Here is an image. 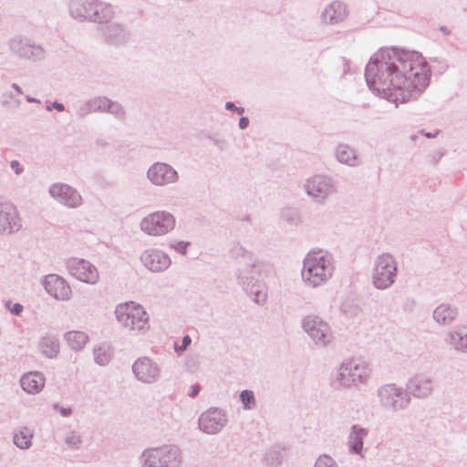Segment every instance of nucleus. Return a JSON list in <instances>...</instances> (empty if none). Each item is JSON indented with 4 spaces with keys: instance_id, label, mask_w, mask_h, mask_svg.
<instances>
[{
    "instance_id": "nucleus-1",
    "label": "nucleus",
    "mask_w": 467,
    "mask_h": 467,
    "mask_svg": "<svg viewBox=\"0 0 467 467\" xmlns=\"http://www.w3.org/2000/svg\"><path fill=\"white\" fill-rule=\"evenodd\" d=\"M430 77L421 54L394 47L378 50L365 69L368 88L396 107L418 99L429 86Z\"/></svg>"
},
{
    "instance_id": "nucleus-2",
    "label": "nucleus",
    "mask_w": 467,
    "mask_h": 467,
    "mask_svg": "<svg viewBox=\"0 0 467 467\" xmlns=\"http://www.w3.org/2000/svg\"><path fill=\"white\" fill-rule=\"evenodd\" d=\"M334 272V256L327 251L313 249L303 260L301 279L305 286L317 288L326 285L332 278Z\"/></svg>"
},
{
    "instance_id": "nucleus-3",
    "label": "nucleus",
    "mask_w": 467,
    "mask_h": 467,
    "mask_svg": "<svg viewBox=\"0 0 467 467\" xmlns=\"http://www.w3.org/2000/svg\"><path fill=\"white\" fill-rule=\"evenodd\" d=\"M67 6L70 16L78 21L104 23L114 16L112 6L99 0H68Z\"/></svg>"
},
{
    "instance_id": "nucleus-4",
    "label": "nucleus",
    "mask_w": 467,
    "mask_h": 467,
    "mask_svg": "<svg viewBox=\"0 0 467 467\" xmlns=\"http://www.w3.org/2000/svg\"><path fill=\"white\" fill-rule=\"evenodd\" d=\"M140 462V467H182V451L175 444L147 448L141 453Z\"/></svg>"
},
{
    "instance_id": "nucleus-5",
    "label": "nucleus",
    "mask_w": 467,
    "mask_h": 467,
    "mask_svg": "<svg viewBox=\"0 0 467 467\" xmlns=\"http://www.w3.org/2000/svg\"><path fill=\"white\" fill-rule=\"evenodd\" d=\"M264 263L255 260L252 263L242 264L237 266L235 276L238 284L249 295L253 296V300L257 304H263L266 299L265 293L261 289L260 282L261 269Z\"/></svg>"
},
{
    "instance_id": "nucleus-6",
    "label": "nucleus",
    "mask_w": 467,
    "mask_h": 467,
    "mask_svg": "<svg viewBox=\"0 0 467 467\" xmlns=\"http://www.w3.org/2000/svg\"><path fill=\"white\" fill-rule=\"evenodd\" d=\"M379 405L386 411L398 413L407 410L411 402L406 389L396 383H385L376 390Z\"/></svg>"
},
{
    "instance_id": "nucleus-7",
    "label": "nucleus",
    "mask_w": 467,
    "mask_h": 467,
    "mask_svg": "<svg viewBox=\"0 0 467 467\" xmlns=\"http://www.w3.org/2000/svg\"><path fill=\"white\" fill-rule=\"evenodd\" d=\"M369 365L360 359H348L338 368L336 381L342 388H352L365 385L370 379Z\"/></svg>"
},
{
    "instance_id": "nucleus-8",
    "label": "nucleus",
    "mask_w": 467,
    "mask_h": 467,
    "mask_svg": "<svg viewBox=\"0 0 467 467\" xmlns=\"http://www.w3.org/2000/svg\"><path fill=\"white\" fill-rule=\"evenodd\" d=\"M398 275V263L389 253L376 256L371 269V284L378 290L391 287Z\"/></svg>"
},
{
    "instance_id": "nucleus-9",
    "label": "nucleus",
    "mask_w": 467,
    "mask_h": 467,
    "mask_svg": "<svg viewBox=\"0 0 467 467\" xmlns=\"http://www.w3.org/2000/svg\"><path fill=\"white\" fill-rule=\"evenodd\" d=\"M118 322L124 327L138 332L149 328V316L142 306L132 301L119 304L115 309Z\"/></svg>"
},
{
    "instance_id": "nucleus-10",
    "label": "nucleus",
    "mask_w": 467,
    "mask_h": 467,
    "mask_svg": "<svg viewBox=\"0 0 467 467\" xmlns=\"http://www.w3.org/2000/svg\"><path fill=\"white\" fill-rule=\"evenodd\" d=\"M93 113H109L119 120L126 118L123 106L106 96H96L85 100L76 111V115L80 119Z\"/></svg>"
},
{
    "instance_id": "nucleus-11",
    "label": "nucleus",
    "mask_w": 467,
    "mask_h": 467,
    "mask_svg": "<svg viewBox=\"0 0 467 467\" xmlns=\"http://www.w3.org/2000/svg\"><path fill=\"white\" fill-rule=\"evenodd\" d=\"M301 327L315 346L325 348L332 342L333 332L330 326L319 316L310 314L301 319Z\"/></svg>"
},
{
    "instance_id": "nucleus-12",
    "label": "nucleus",
    "mask_w": 467,
    "mask_h": 467,
    "mask_svg": "<svg viewBox=\"0 0 467 467\" xmlns=\"http://www.w3.org/2000/svg\"><path fill=\"white\" fill-rule=\"evenodd\" d=\"M175 223V217L171 213L157 211L144 217L140 227L148 235L161 236L173 230Z\"/></svg>"
},
{
    "instance_id": "nucleus-13",
    "label": "nucleus",
    "mask_w": 467,
    "mask_h": 467,
    "mask_svg": "<svg viewBox=\"0 0 467 467\" xmlns=\"http://www.w3.org/2000/svg\"><path fill=\"white\" fill-rule=\"evenodd\" d=\"M306 193L317 203H323L336 192L334 180L325 174H315L303 184Z\"/></svg>"
},
{
    "instance_id": "nucleus-14",
    "label": "nucleus",
    "mask_w": 467,
    "mask_h": 467,
    "mask_svg": "<svg viewBox=\"0 0 467 467\" xmlns=\"http://www.w3.org/2000/svg\"><path fill=\"white\" fill-rule=\"evenodd\" d=\"M228 414L219 407H210L201 413L198 427L201 431L209 435L220 433L228 424Z\"/></svg>"
},
{
    "instance_id": "nucleus-15",
    "label": "nucleus",
    "mask_w": 467,
    "mask_h": 467,
    "mask_svg": "<svg viewBox=\"0 0 467 467\" xmlns=\"http://www.w3.org/2000/svg\"><path fill=\"white\" fill-rule=\"evenodd\" d=\"M8 47L12 53L24 59L38 61L46 56L42 46L27 36H16L12 37L8 42Z\"/></svg>"
},
{
    "instance_id": "nucleus-16",
    "label": "nucleus",
    "mask_w": 467,
    "mask_h": 467,
    "mask_svg": "<svg viewBox=\"0 0 467 467\" xmlns=\"http://www.w3.org/2000/svg\"><path fill=\"white\" fill-rule=\"evenodd\" d=\"M146 177L152 185L157 187L172 185L180 180L177 170L171 164L163 161L152 163L147 170Z\"/></svg>"
},
{
    "instance_id": "nucleus-17",
    "label": "nucleus",
    "mask_w": 467,
    "mask_h": 467,
    "mask_svg": "<svg viewBox=\"0 0 467 467\" xmlns=\"http://www.w3.org/2000/svg\"><path fill=\"white\" fill-rule=\"evenodd\" d=\"M66 266L68 274L80 282L96 285L99 280L98 268L88 260L72 257L67 260Z\"/></svg>"
},
{
    "instance_id": "nucleus-18",
    "label": "nucleus",
    "mask_w": 467,
    "mask_h": 467,
    "mask_svg": "<svg viewBox=\"0 0 467 467\" xmlns=\"http://www.w3.org/2000/svg\"><path fill=\"white\" fill-rule=\"evenodd\" d=\"M405 389L410 401L412 398L427 400L432 396L435 389V379L427 373H417L408 379Z\"/></svg>"
},
{
    "instance_id": "nucleus-19",
    "label": "nucleus",
    "mask_w": 467,
    "mask_h": 467,
    "mask_svg": "<svg viewBox=\"0 0 467 467\" xmlns=\"http://www.w3.org/2000/svg\"><path fill=\"white\" fill-rule=\"evenodd\" d=\"M48 192L54 200L67 208L77 209L83 204V198L79 192L69 184L53 183Z\"/></svg>"
},
{
    "instance_id": "nucleus-20",
    "label": "nucleus",
    "mask_w": 467,
    "mask_h": 467,
    "mask_svg": "<svg viewBox=\"0 0 467 467\" xmlns=\"http://www.w3.org/2000/svg\"><path fill=\"white\" fill-rule=\"evenodd\" d=\"M103 42L111 47H123L131 41V33L126 25L113 22L100 27Z\"/></svg>"
},
{
    "instance_id": "nucleus-21",
    "label": "nucleus",
    "mask_w": 467,
    "mask_h": 467,
    "mask_svg": "<svg viewBox=\"0 0 467 467\" xmlns=\"http://www.w3.org/2000/svg\"><path fill=\"white\" fill-rule=\"evenodd\" d=\"M131 368L134 377L144 384H153L161 378V368L160 364L148 357L137 358Z\"/></svg>"
},
{
    "instance_id": "nucleus-22",
    "label": "nucleus",
    "mask_w": 467,
    "mask_h": 467,
    "mask_svg": "<svg viewBox=\"0 0 467 467\" xmlns=\"http://www.w3.org/2000/svg\"><path fill=\"white\" fill-rule=\"evenodd\" d=\"M22 228V219L15 204L0 201V234H13Z\"/></svg>"
},
{
    "instance_id": "nucleus-23",
    "label": "nucleus",
    "mask_w": 467,
    "mask_h": 467,
    "mask_svg": "<svg viewBox=\"0 0 467 467\" xmlns=\"http://www.w3.org/2000/svg\"><path fill=\"white\" fill-rule=\"evenodd\" d=\"M42 285L47 293L58 301H68L72 297V289L69 284L58 275H45Z\"/></svg>"
},
{
    "instance_id": "nucleus-24",
    "label": "nucleus",
    "mask_w": 467,
    "mask_h": 467,
    "mask_svg": "<svg viewBox=\"0 0 467 467\" xmlns=\"http://www.w3.org/2000/svg\"><path fill=\"white\" fill-rule=\"evenodd\" d=\"M140 259L143 266L152 273L164 272L171 265V257L165 252L157 248L144 250Z\"/></svg>"
},
{
    "instance_id": "nucleus-25",
    "label": "nucleus",
    "mask_w": 467,
    "mask_h": 467,
    "mask_svg": "<svg viewBox=\"0 0 467 467\" xmlns=\"http://www.w3.org/2000/svg\"><path fill=\"white\" fill-rule=\"evenodd\" d=\"M348 16L347 5L341 1H333L323 10L321 20L327 25H336L343 22Z\"/></svg>"
},
{
    "instance_id": "nucleus-26",
    "label": "nucleus",
    "mask_w": 467,
    "mask_h": 467,
    "mask_svg": "<svg viewBox=\"0 0 467 467\" xmlns=\"http://www.w3.org/2000/svg\"><path fill=\"white\" fill-rule=\"evenodd\" d=\"M443 341L454 350L467 354V327L458 326L448 330Z\"/></svg>"
},
{
    "instance_id": "nucleus-27",
    "label": "nucleus",
    "mask_w": 467,
    "mask_h": 467,
    "mask_svg": "<svg viewBox=\"0 0 467 467\" xmlns=\"http://www.w3.org/2000/svg\"><path fill=\"white\" fill-rule=\"evenodd\" d=\"M368 435V430L358 424L350 427L349 433L347 438V445L348 451L352 454L359 455L364 458V439Z\"/></svg>"
},
{
    "instance_id": "nucleus-28",
    "label": "nucleus",
    "mask_w": 467,
    "mask_h": 467,
    "mask_svg": "<svg viewBox=\"0 0 467 467\" xmlns=\"http://www.w3.org/2000/svg\"><path fill=\"white\" fill-rule=\"evenodd\" d=\"M459 316L458 307L450 303H441L432 313L433 320L440 326H451Z\"/></svg>"
},
{
    "instance_id": "nucleus-29",
    "label": "nucleus",
    "mask_w": 467,
    "mask_h": 467,
    "mask_svg": "<svg viewBox=\"0 0 467 467\" xmlns=\"http://www.w3.org/2000/svg\"><path fill=\"white\" fill-rule=\"evenodd\" d=\"M46 379L41 372L31 371L24 374L20 379L22 389L28 394H37L45 387Z\"/></svg>"
},
{
    "instance_id": "nucleus-30",
    "label": "nucleus",
    "mask_w": 467,
    "mask_h": 467,
    "mask_svg": "<svg viewBox=\"0 0 467 467\" xmlns=\"http://www.w3.org/2000/svg\"><path fill=\"white\" fill-rule=\"evenodd\" d=\"M335 156L338 162L349 167H357L360 164L356 150L348 144H338L335 150Z\"/></svg>"
},
{
    "instance_id": "nucleus-31",
    "label": "nucleus",
    "mask_w": 467,
    "mask_h": 467,
    "mask_svg": "<svg viewBox=\"0 0 467 467\" xmlns=\"http://www.w3.org/2000/svg\"><path fill=\"white\" fill-rule=\"evenodd\" d=\"M40 352L48 358H54L59 352V341L56 336L46 335L38 343Z\"/></svg>"
},
{
    "instance_id": "nucleus-32",
    "label": "nucleus",
    "mask_w": 467,
    "mask_h": 467,
    "mask_svg": "<svg viewBox=\"0 0 467 467\" xmlns=\"http://www.w3.org/2000/svg\"><path fill=\"white\" fill-rule=\"evenodd\" d=\"M93 357L96 364L108 365L113 357V349L109 343L102 342L93 348Z\"/></svg>"
},
{
    "instance_id": "nucleus-33",
    "label": "nucleus",
    "mask_w": 467,
    "mask_h": 467,
    "mask_svg": "<svg viewBox=\"0 0 467 467\" xmlns=\"http://www.w3.org/2000/svg\"><path fill=\"white\" fill-rule=\"evenodd\" d=\"M64 339L67 341L68 347L75 351L83 349L89 341V337L85 332L75 330L65 333Z\"/></svg>"
},
{
    "instance_id": "nucleus-34",
    "label": "nucleus",
    "mask_w": 467,
    "mask_h": 467,
    "mask_svg": "<svg viewBox=\"0 0 467 467\" xmlns=\"http://www.w3.org/2000/svg\"><path fill=\"white\" fill-rule=\"evenodd\" d=\"M33 431L27 427H21L16 431L13 441L21 450H27L32 446Z\"/></svg>"
},
{
    "instance_id": "nucleus-35",
    "label": "nucleus",
    "mask_w": 467,
    "mask_h": 467,
    "mask_svg": "<svg viewBox=\"0 0 467 467\" xmlns=\"http://www.w3.org/2000/svg\"><path fill=\"white\" fill-rule=\"evenodd\" d=\"M231 255L235 260L237 266L245 263H252L253 261L257 260L254 254L244 248L243 245L237 244H234L231 249Z\"/></svg>"
},
{
    "instance_id": "nucleus-36",
    "label": "nucleus",
    "mask_w": 467,
    "mask_h": 467,
    "mask_svg": "<svg viewBox=\"0 0 467 467\" xmlns=\"http://www.w3.org/2000/svg\"><path fill=\"white\" fill-rule=\"evenodd\" d=\"M240 400L243 404V409L245 410H254L256 407V400L252 390L244 389L240 392Z\"/></svg>"
},
{
    "instance_id": "nucleus-37",
    "label": "nucleus",
    "mask_w": 467,
    "mask_h": 467,
    "mask_svg": "<svg viewBox=\"0 0 467 467\" xmlns=\"http://www.w3.org/2000/svg\"><path fill=\"white\" fill-rule=\"evenodd\" d=\"M314 467H338V465L330 455L322 454L316 460Z\"/></svg>"
},
{
    "instance_id": "nucleus-38",
    "label": "nucleus",
    "mask_w": 467,
    "mask_h": 467,
    "mask_svg": "<svg viewBox=\"0 0 467 467\" xmlns=\"http://www.w3.org/2000/svg\"><path fill=\"white\" fill-rule=\"evenodd\" d=\"M65 442L69 448L78 450L81 444V438L76 431H72L66 437Z\"/></svg>"
},
{
    "instance_id": "nucleus-39",
    "label": "nucleus",
    "mask_w": 467,
    "mask_h": 467,
    "mask_svg": "<svg viewBox=\"0 0 467 467\" xmlns=\"http://www.w3.org/2000/svg\"><path fill=\"white\" fill-rule=\"evenodd\" d=\"M189 244L190 243L188 242L179 241L171 243L170 247L182 254H185Z\"/></svg>"
},
{
    "instance_id": "nucleus-40",
    "label": "nucleus",
    "mask_w": 467,
    "mask_h": 467,
    "mask_svg": "<svg viewBox=\"0 0 467 467\" xmlns=\"http://www.w3.org/2000/svg\"><path fill=\"white\" fill-rule=\"evenodd\" d=\"M5 306L13 315L16 316H19L24 309V306L20 303H13L12 301H7Z\"/></svg>"
},
{
    "instance_id": "nucleus-41",
    "label": "nucleus",
    "mask_w": 467,
    "mask_h": 467,
    "mask_svg": "<svg viewBox=\"0 0 467 467\" xmlns=\"http://www.w3.org/2000/svg\"><path fill=\"white\" fill-rule=\"evenodd\" d=\"M266 461L271 465L278 464L281 461L280 453L275 451H270L266 454Z\"/></svg>"
},
{
    "instance_id": "nucleus-42",
    "label": "nucleus",
    "mask_w": 467,
    "mask_h": 467,
    "mask_svg": "<svg viewBox=\"0 0 467 467\" xmlns=\"http://www.w3.org/2000/svg\"><path fill=\"white\" fill-rule=\"evenodd\" d=\"M192 343V338L189 335H186L182 337V345L180 347L175 346V351L177 353H182L187 349V348Z\"/></svg>"
},
{
    "instance_id": "nucleus-43",
    "label": "nucleus",
    "mask_w": 467,
    "mask_h": 467,
    "mask_svg": "<svg viewBox=\"0 0 467 467\" xmlns=\"http://www.w3.org/2000/svg\"><path fill=\"white\" fill-rule=\"evenodd\" d=\"M225 109L230 111H234L238 115H243L244 113V109L242 107H236L235 104L232 101H227L225 103Z\"/></svg>"
},
{
    "instance_id": "nucleus-44",
    "label": "nucleus",
    "mask_w": 467,
    "mask_h": 467,
    "mask_svg": "<svg viewBox=\"0 0 467 467\" xmlns=\"http://www.w3.org/2000/svg\"><path fill=\"white\" fill-rule=\"evenodd\" d=\"M10 167L15 171V173L16 175H20L24 171V169L21 166L20 162L16 160H13L10 162Z\"/></svg>"
},
{
    "instance_id": "nucleus-45",
    "label": "nucleus",
    "mask_w": 467,
    "mask_h": 467,
    "mask_svg": "<svg viewBox=\"0 0 467 467\" xmlns=\"http://www.w3.org/2000/svg\"><path fill=\"white\" fill-rule=\"evenodd\" d=\"M209 139L218 148L223 149L225 147L226 142H225V140H223V138H218V137H215V136H211V137H209Z\"/></svg>"
},
{
    "instance_id": "nucleus-46",
    "label": "nucleus",
    "mask_w": 467,
    "mask_h": 467,
    "mask_svg": "<svg viewBox=\"0 0 467 467\" xmlns=\"http://www.w3.org/2000/svg\"><path fill=\"white\" fill-rule=\"evenodd\" d=\"M53 109H57V111H63V110H65V106H64V104L57 102V101H55V102L51 103L50 105L47 106V111H51Z\"/></svg>"
},
{
    "instance_id": "nucleus-47",
    "label": "nucleus",
    "mask_w": 467,
    "mask_h": 467,
    "mask_svg": "<svg viewBox=\"0 0 467 467\" xmlns=\"http://www.w3.org/2000/svg\"><path fill=\"white\" fill-rule=\"evenodd\" d=\"M54 409L57 410L63 417H67L71 414V409L59 407L58 404H55Z\"/></svg>"
},
{
    "instance_id": "nucleus-48",
    "label": "nucleus",
    "mask_w": 467,
    "mask_h": 467,
    "mask_svg": "<svg viewBox=\"0 0 467 467\" xmlns=\"http://www.w3.org/2000/svg\"><path fill=\"white\" fill-rule=\"evenodd\" d=\"M238 126L241 130H245L249 126V119L247 117H242L239 119Z\"/></svg>"
},
{
    "instance_id": "nucleus-49",
    "label": "nucleus",
    "mask_w": 467,
    "mask_h": 467,
    "mask_svg": "<svg viewBox=\"0 0 467 467\" xmlns=\"http://www.w3.org/2000/svg\"><path fill=\"white\" fill-rule=\"evenodd\" d=\"M200 392V387L198 385H192L189 396L191 398L196 397Z\"/></svg>"
},
{
    "instance_id": "nucleus-50",
    "label": "nucleus",
    "mask_w": 467,
    "mask_h": 467,
    "mask_svg": "<svg viewBox=\"0 0 467 467\" xmlns=\"http://www.w3.org/2000/svg\"><path fill=\"white\" fill-rule=\"evenodd\" d=\"M415 300L413 299H408L405 303V309L411 311L415 306Z\"/></svg>"
},
{
    "instance_id": "nucleus-51",
    "label": "nucleus",
    "mask_w": 467,
    "mask_h": 467,
    "mask_svg": "<svg viewBox=\"0 0 467 467\" xmlns=\"http://www.w3.org/2000/svg\"><path fill=\"white\" fill-rule=\"evenodd\" d=\"M12 88L19 94L23 93L22 88L16 83H13Z\"/></svg>"
},
{
    "instance_id": "nucleus-52",
    "label": "nucleus",
    "mask_w": 467,
    "mask_h": 467,
    "mask_svg": "<svg viewBox=\"0 0 467 467\" xmlns=\"http://www.w3.org/2000/svg\"><path fill=\"white\" fill-rule=\"evenodd\" d=\"M26 99L27 102H30V103H34V102H37V103H40V101L35 98H32L30 96H26Z\"/></svg>"
},
{
    "instance_id": "nucleus-53",
    "label": "nucleus",
    "mask_w": 467,
    "mask_h": 467,
    "mask_svg": "<svg viewBox=\"0 0 467 467\" xmlns=\"http://www.w3.org/2000/svg\"><path fill=\"white\" fill-rule=\"evenodd\" d=\"M438 132H439L438 130L435 133L427 132V133H424V135L427 138H434L438 134Z\"/></svg>"
},
{
    "instance_id": "nucleus-54",
    "label": "nucleus",
    "mask_w": 467,
    "mask_h": 467,
    "mask_svg": "<svg viewBox=\"0 0 467 467\" xmlns=\"http://www.w3.org/2000/svg\"><path fill=\"white\" fill-rule=\"evenodd\" d=\"M441 30L443 32L444 35L450 34V31L448 30V28L446 26H441Z\"/></svg>"
},
{
    "instance_id": "nucleus-55",
    "label": "nucleus",
    "mask_w": 467,
    "mask_h": 467,
    "mask_svg": "<svg viewBox=\"0 0 467 467\" xmlns=\"http://www.w3.org/2000/svg\"><path fill=\"white\" fill-rule=\"evenodd\" d=\"M4 96H5V97H8V98H10V99H13V98H14V96H13V94H12V93H5Z\"/></svg>"
},
{
    "instance_id": "nucleus-56",
    "label": "nucleus",
    "mask_w": 467,
    "mask_h": 467,
    "mask_svg": "<svg viewBox=\"0 0 467 467\" xmlns=\"http://www.w3.org/2000/svg\"><path fill=\"white\" fill-rule=\"evenodd\" d=\"M2 104H3V106H6L7 105V101L5 100V101L2 102Z\"/></svg>"
}]
</instances>
